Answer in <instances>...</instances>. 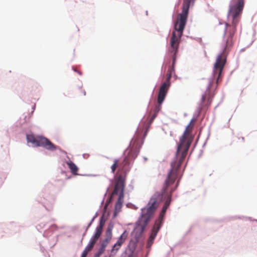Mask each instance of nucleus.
Returning <instances> with one entry per match:
<instances>
[{
    "label": "nucleus",
    "instance_id": "obj_1",
    "mask_svg": "<svg viewBox=\"0 0 257 257\" xmlns=\"http://www.w3.org/2000/svg\"><path fill=\"white\" fill-rule=\"evenodd\" d=\"M243 9V1L239 0L236 4H230L229 6V10L227 13V19L229 21V18H231V24L225 23V28L223 35V40L221 43V50L217 55L215 62L213 65L212 70V76L210 78L209 83L207 87L209 88L210 85L211 80L215 75V69L219 68L218 78L220 76L224 66V64H220L221 57H225L224 62L226 61L227 56L233 45V38L236 31V27L239 21V18Z\"/></svg>",
    "mask_w": 257,
    "mask_h": 257
},
{
    "label": "nucleus",
    "instance_id": "obj_2",
    "mask_svg": "<svg viewBox=\"0 0 257 257\" xmlns=\"http://www.w3.org/2000/svg\"><path fill=\"white\" fill-rule=\"evenodd\" d=\"M159 195V193L156 192L152 198H150L147 205L141 208V213L135 223L133 230L131 233V236L134 237V239H131L128 243V244L137 247L141 236L144 232L146 226L149 223L157 209L156 203L157 198Z\"/></svg>",
    "mask_w": 257,
    "mask_h": 257
},
{
    "label": "nucleus",
    "instance_id": "obj_3",
    "mask_svg": "<svg viewBox=\"0 0 257 257\" xmlns=\"http://www.w3.org/2000/svg\"><path fill=\"white\" fill-rule=\"evenodd\" d=\"M170 31L171 30H170L169 33H170ZM169 35L170 33H169L166 37L167 45L165 56L166 64L165 65L163 64L162 66L160 77L162 76V71L164 66L166 68L167 66L169 65L167 72L168 74H170L173 75V74L175 73V65L179 55V48L181 43L178 41L174 32H172L170 39L168 40Z\"/></svg>",
    "mask_w": 257,
    "mask_h": 257
},
{
    "label": "nucleus",
    "instance_id": "obj_4",
    "mask_svg": "<svg viewBox=\"0 0 257 257\" xmlns=\"http://www.w3.org/2000/svg\"><path fill=\"white\" fill-rule=\"evenodd\" d=\"M192 2L189 0H184L181 13L179 15V18L175 22L174 14L172 15V22L173 23L174 31L178 41L181 42V38L183 35V32L186 26L189 10Z\"/></svg>",
    "mask_w": 257,
    "mask_h": 257
},
{
    "label": "nucleus",
    "instance_id": "obj_5",
    "mask_svg": "<svg viewBox=\"0 0 257 257\" xmlns=\"http://www.w3.org/2000/svg\"><path fill=\"white\" fill-rule=\"evenodd\" d=\"M56 187L51 183H47L36 198V201L41 203L46 210L53 209L55 200Z\"/></svg>",
    "mask_w": 257,
    "mask_h": 257
},
{
    "label": "nucleus",
    "instance_id": "obj_6",
    "mask_svg": "<svg viewBox=\"0 0 257 257\" xmlns=\"http://www.w3.org/2000/svg\"><path fill=\"white\" fill-rule=\"evenodd\" d=\"M175 162V161H171L170 163V168L168 170L167 176L164 182L163 186L161 189V192H155V193L151 196V198H152L156 193V192H158L160 195L158 197L157 200L159 197L164 196V198L165 199V201H169V202H172L173 201L172 193L174 192L171 191V188L174 187L173 185L175 183V177L174 176L173 177H171V175L173 169V165ZM156 205L157 207L158 201L157 202Z\"/></svg>",
    "mask_w": 257,
    "mask_h": 257
},
{
    "label": "nucleus",
    "instance_id": "obj_7",
    "mask_svg": "<svg viewBox=\"0 0 257 257\" xmlns=\"http://www.w3.org/2000/svg\"><path fill=\"white\" fill-rule=\"evenodd\" d=\"M26 140L27 143L31 144L33 147H42L46 150L54 148L50 140L42 135H38L35 137L32 133L26 134Z\"/></svg>",
    "mask_w": 257,
    "mask_h": 257
},
{
    "label": "nucleus",
    "instance_id": "obj_8",
    "mask_svg": "<svg viewBox=\"0 0 257 257\" xmlns=\"http://www.w3.org/2000/svg\"><path fill=\"white\" fill-rule=\"evenodd\" d=\"M134 137L132 138L128 146L123 151V152L122 153V156H123V158L122 163H123V165L126 167H132L135 159L137 158L139 154V151L137 152L136 155H134L131 152H130L128 151V150L130 149Z\"/></svg>",
    "mask_w": 257,
    "mask_h": 257
},
{
    "label": "nucleus",
    "instance_id": "obj_9",
    "mask_svg": "<svg viewBox=\"0 0 257 257\" xmlns=\"http://www.w3.org/2000/svg\"><path fill=\"white\" fill-rule=\"evenodd\" d=\"M177 161L178 162V161L177 160L176 161L173 165V169L171 175V177H173L174 176L175 177V183L173 185L174 187L171 188L172 192L175 191L176 190V189H177V188L178 187L179 184H180V180H181V179L182 177L183 174V172L184 171L185 168L187 165V162H186L184 168H183L182 172L179 175L178 172H179V169L180 167L178 168V169L177 170V172L176 173H175V170H176V169L177 168V164H176V165H175V164L177 163Z\"/></svg>",
    "mask_w": 257,
    "mask_h": 257
},
{
    "label": "nucleus",
    "instance_id": "obj_10",
    "mask_svg": "<svg viewBox=\"0 0 257 257\" xmlns=\"http://www.w3.org/2000/svg\"><path fill=\"white\" fill-rule=\"evenodd\" d=\"M165 217L162 215H159L155 220V224L150 230L149 233L157 236L159 231L163 225Z\"/></svg>",
    "mask_w": 257,
    "mask_h": 257
},
{
    "label": "nucleus",
    "instance_id": "obj_11",
    "mask_svg": "<svg viewBox=\"0 0 257 257\" xmlns=\"http://www.w3.org/2000/svg\"><path fill=\"white\" fill-rule=\"evenodd\" d=\"M107 207H108V204H105V205L104 206L103 211L104 212H106L107 214L106 215L103 214L100 217L99 219L98 225L95 228L96 230H98V231H99L100 232H102L103 227L109 215V212L107 211Z\"/></svg>",
    "mask_w": 257,
    "mask_h": 257
},
{
    "label": "nucleus",
    "instance_id": "obj_12",
    "mask_svg": "<svg viewBox=\"0 0 257 257\" xmlns=\"http://www.w3.org/2000/svg\"><path fill=\"white\" fill-rule=\"evenodd\" d=\"M171 85V82L166 81L163 82L161 85L158 97L165 99Z\"/></svg>",
    "mask_w": 257,
    "mask_h": 257
},
{
    "label": "nucleus",
    "instance_id": "obj_13",
    "mask_svg": "<svg viewBox=\"0 0 257 257\" xmlns=\"http://www.w3.org/2000/svg\"><path fill=\"white\" fill-rule=\"evenodd\" d=\"M190 144H189V143L184 142L183 145L182 146L183 147V151L181 154V158L177 159L178 161V162H177V168L175 170V173L177 172V170L178 168L180 167L182 162L183 161V160L185 157L187 152H188L190 147H191Z\"/></svg>",
    "mask_w": 257,
    "mask_h": 257
},
{
    "label": "nucleus",
    "instance_id": "obj_14",
    "mask_svg": "<svg viewBox=\"0 0 257 257\" xmlns=\"http://www.w3.org/2000/svg\"><path fill=\"white\" fill-rule=\"evenodd\" d=\"M67 158L70 160V158L68 156H67ZM66 163L67 164V165H68L70 170V172L71 173V174L73 175H79V176H90V175H87V174H78V171L79 170V168L78 167H77V166L73 162H72V161L71 160H69V161H66Z\"/></svg>",
    "mask_w": 257,
    "mask_h": 257
},
{
    "label": "nucleus",
    "instance_id": "obj_15",
    "mask_svg": "<svg viewBox=\"0 0 257 257\" xmlns=\"http://www.w3.org/2000/svg\"><path fill=\"white\" fill-rule=\"evenodd\" d=\"M215 70V75H214V77L212 78V79L211 80V83H212L213 82H215L216 83H217L219 82V78H218V81H217V78H218V72H219V68L216 69ZM212 74L208 78V83H209L210 78H211L212 77ZM219 77H220V76ZM210 85H211V84H210ZM208 85H207V87H208ZM210 86L211 85L209 86L208 88H207V87H206V89L205 92L201 95L200 101V102L198 103L199 104H200V105H202L203 102L204 101V100H205V93H206V91H207L208 90V89H209Z\"/></svg>",
    "mask_w": 257,
    "mask_h": 257
},
{
    "label": "nucleus",
    "instance_id": "obj_16",
    "mask_svg": "<svg viewBox=\"0 0 257 257\" xmlns=\"http://www.w3.org/2000/svg\"><path fill=\"white\" fill-rule=\"evenodd\" d=\"M136 248V247L128 244L120 257H136V255L135 254Z\"/></svg>",
    "mask_w": 257,
    "mask_h": 257
},
{
    "label": "nucleus",
    "instance_id": "obj_17",
    "mask_svg": "<svg viewBox=\"0 0 257 257\" xmlns=\"http://www.w3.org/2000/svg\"><path fill=\"white\" fill-rule=\"evenodd\" d=\"M186 135L187 133H185L184 132H183L182 136L179 138V143L178 144L177 143L176 147V152L175 153V157L174 158V159L172 161H175L176 162V160L178 159V155L180 151L181 148L185 142V140L186 139Z\"/></svg>",
    "mask_w": 257,
    "mask_h": 257
},
{
    "label": "nucleus",
    "instance_id": "obj_18",
    "mask_svg": "<svg viewBox=\"0 0 257 257\" xmlns=\"http://www.w3.org/2000/svg\"><path fill=\"white\" fill-rule=\"evenodd\" d=\"M101 233V232L95 229L94 232L93 233V234L92 235V237L89 240L88 243L87 245L90 247V248H92L94 246V244L96 242V241L98 240V238L100 237Z\"/></svg>",
    "mask_w": 257,
    "mask_h": 257
},
{
    "label": "nucleus",
    "instance_id": "obj_19",
    "mask_svg": "<svg viewBox=\"0 0 257 257\" xmlns=\"http://www.w3.org/2000/svg\"><path fill=\"white\" fill-rule=\"evenodd\" d=\"M124 180L122 179L120 180V182L121 184V189L120 190V192L118 194H115L118 196V198L116 201H120L123 202L124 201V191L126 184H124Z\"/></svg>",
    "mask_w": 257,
    "mask_h": 257
},
{
    "label": "nucleus",
    "instance_id": "obj_20",
    "mask_svg": "<svg viewBox=\"0 0 257 257\" xmlns=\"http://www.w3.org/2000/svg\"><path fill=\"white\" fill-rule=\"evenodd\" d=\"M165 99L164 98H161V97H158V105H156L154 109H153V111H154V113L153 114H156L157 115V116L158 115V113L161 110V108H162V104H163V102L164 101Z\"/></svg>",
    "mask_w": 257,
    "mask_h": 257
},
{
    "label": "nucleus",
    "instance_id": "obj_21",
    "mask_svg": "<svg viewBox=\"0 0 257 257\" xmlns=\"http://www.w3.org/2000/svg\"><path fill=\"white\" fill-rule=\"evenodd\" d=\"M156 237V236L149 233L147 241V250H149V252H150L152 245H153Z\"/></svg>",
    "mask_w": 257,
    "mask_h": 257
},
{
    "label": "nucleus",
    "instance_id": "obj_22",
    "mask_svg": "<svg viewBox=\"0 0 257 257\" xmlns=\"http://www.w3.org/2000/svg\"><path fill=\"white\" fill-rule=\"evenodd\" d=\"M171 203L169 202V201H165L164 205H163L161 211L159 213V215H162L164 217L165 216L167 210L169 208Z\"/></svg>",
    "mask_w": 257,
    "mask_h": 257
},
{
    "label": "nucleus",
    "instance_id": "obj_23",
    "mask_svg": "<svg viewBox=\"0 0 257 257\" xmlns=\"http://www.w3.org/2000/svg\"><path fill=\"white\" fill-rule=\"evenodd\" d=\"M114 227V223L112 221H110L108 224L107 229L105 231V234L112 236V229Z\"/></svg>",
    "mask_w": 257,
    "mask_h": 257
},
{
    "label": "nucleus",
    "instance_id": "obj_24",
    "mask_svg": "<svg viewBox=\"0 0 257 257\" xmlns=\"http://www.w3.org/2000/svg\"><path fill=\"white\" fill-rule=\"evenodd\" d=\"M121 245L122 244L121 242H120L119 241H116V242L112 246V247L110 249V252L116 253L117 251L121 247Z\"/></svg>",
    "mask_w": 257,
    "mask_h": 257
},
{
    "label": "nucleus",
    "instance_id": "obj_25",
    "mask_svg": "<svg viewBox=\"0 0 257 257\" xmlns=\"http://www.w3.org/2000/svg\"><path fill=\"white\" fill-rule=\"evenodd\" d=\"M60 172L62 175H64L65 176V179L66 180L69 179L71 178L70 175H68V174L69 173L68 170L66 168L64 165L60 168Z\"/></svg>",
    "mask_w": 257,
    "mask_h": 257
},
{
    "label": "nucleus",
    "instance_id": "obj_26",
    "mask_svg": "<svg viewBox=\"0 0 257 257\" xmlns=\"http://www.w3.org/2000/svg\"><path fill=\"white\" fill-rule=\"evenodd\" d=\"M131 169V167H126L125 170L124 171V175L123 176L119 175L118 176L119 182H120V180L124 179V184H126V176H127V174L128 173V172L130 171Z\"/></svg>",
    "mask_w": 257,
    "mask_h": 257
},
{
    "label": "nucleus",
    "instance_id": "obj_27",
    "mask_svg": "<svg viewBox=\"0 0 257 257\" xmlns=\"http://www.w3.org/2000/svg\"><path fill=\"white\" fill-rule=\"evenodd\" d=\"M112 237V236L105 234V238L102 240L100 245L101 246H104L105 248H106L108 244L109 243L110 241L111 240Z\"/></svg>",
    "mask_w": 257,
    "mask_h": 257
},
{
    "label": "nucleus",
    "instance_id": "obj_28",
    "mask_svg": "<svg viewBox=\"0 0 257 257\" xmlns=\"http://www.w3.org/2000/svg\"><path fill=\"white\" fill-rule=\"evenodd\" d=\"M127 236V232L126 230H125L122 234L118 237L117 241H119L121 243V244L123 243L125 240L126 239Z\"/></svg>",
    "mask_w": 257,
    "mask_h": 257
},
{
    "label": "nucleus",
    "instance_id": "obj_29",
    "mask_svg": "<svg viewBox=\"0 0 257 257\" xmlns=\"http://www.w3.org/2000/svg\"><path fill=\"white\" fill-rule=\"evenodd\" d=\"M57 229V226L55 224H53L49 226V227L45 230V233L52 234L53 231Z\"/></svg>",
    "mask_w": 257,
    "mask_h": 257
},
{
    "label": "nucleus",
    "instance_id": "obj_30",
    "mask_svg": "<svg viewBox=\"0 0 257 257\" xmlns=\"http://www.w3.org/2000/svg\"><path fill=\"white\" fill-rule=\"evenodd\" d=\"M121 183L119 182V178H118V180L117 181L115 185V188L113 192V194L119 193L120 192V190L121 189Z\"/></svg>",
    "mask_w": 257,
    "mask_h": 257
},
{
    "label": "nucleus",
    "instance_id": "obj_31",
    "mask_svg": "<svg viewBox=\"0 0 257 257\" xmlns=\"http://www.w3.org/2000/svg\"><path fill=\"white\" fill-rule=\"evenodd\" d=\"M202 127H201L200 128V130H199V134L197 137V138H196V142L195 143V144H194L193 146V148L191 151V152L190 153V155H189V158L190 157V155H191V154L193 153V152L194 151L195 147H196L197 145V143H198V142L199 140V138L200 137V136H201V132H202Z\"/></svg>",
    "mask_w": 257,
    "mask_h": 257
},
{
    "label": "nucleus",
    "instance_id": "obj_32",
    "mask_svg": "<svg viewBox=\"0 0 257 257\" xmlns=\"http://www.w3.org/2000/svg\"><path fill=\"white\" fill-rule=\"evenodd\" d=\"M142 147V146L141 145V144H138L135 148H134L131 150H130V149L128 150V151L130 152H131L133 154L136 155L138 151H139V153L140 152V150H141Z\"/></svg>",
    "mask_w": 257,
    "mask_h": 257
},
{
    "label": "nucleus",
    "instance_id": "obj_33",
    "mask_svg": "<svg viewBox=\"0 0 257 257\" xmlns=\"http://www.w3.org/2000/svg\"><path fill=\"white\" fill-rule=\"evenodd\" d=\"M157 115L156 114H153L152 115V116L150 117L149 121H148V126H147V128H146V130H147V132L148 131L151 125L152 124V123L153 122L154 120H155V119L157 117Z\"/></svg>",
    "mask_w": 257,
    "mask_h": 257
},
{
    "label": "nucleus",
    "instance_id": "obj_34",
    "mask_svg": "<svg viewBox=\"0 0 257 257\" xmlns=\"http://www.w3.org/2000/svg\"><path fill=\"white\" fill-rule=\"evenodd\" d=\"M209 98L207 100V106L209 107L212 103V100L215 95V92H213L212 93L209 92Z\"/></svg>",
    "mask_w": 257,
    "mask_h": 257
},
{
    "label": "nucleus",
    "instance_id": "obj_35",
    "mask_svg": "<svg viewBox=\"0 0 257 257\" xmlns=\"http://www.w3.org/2000/svg\"><path fill=\"white\" fill-rule=\"evenodd\" d=\"M52 144L53 146H54V148L53 149H52V150H48V151H50L53 152V151H54L55 150H58L60 151V152H61L62 153H63V154H64L65 155L67 154V152L65 151H64V150H62V149H61L58 146L55 145V144H54L52 143Z\"/></svg>",
    "mask_w": 257,
    "mask_h": 257
},
{
    "label": "nucleus",
    "instance_id": "obj_36",
    "mask_svg": "<svg viewBox=\"0 0 257 257\" xmlns=\"http://www.w3.org/2000/svg\"><path fill=\"white\" fill-rule=\"evenodd\" d=\"M123 203L122 202L116 201L115 203L114 208L116 209V210H121Z\"/></svg>",
    "mask_w": 257,
    "mask_h": 257
},
{
    "label": "nucleus",
    "instance_id": "obj_37",
    "mask_svg": "<svg viewBox=\"0 0 257 257\" xmlns=\"http://www.w3.org/2000/svg\"><path fill=\"white\" fill-rule=\"evenodd\" d=\"M119 161V158H116L114 159L113 163L111 165L110 168L111 170H115V169L117 167L118 162Z\"/></svg>",
    "mask_w": 257,
    "mask_h": 257
},
{
    "label": "nucleus",
    "instance_id": "obj_38",
    "mask_svg": "<svg viewBox=\"0 0 257 257\" xmlns=\"http://www.w3.org/2000/svg\"><path fill=\"white\" fill-rule=\"evenodd\" d=\"M232 218H238V219H241V218H245L246 219H247L248 220H250V221H255L257 222V219H252V218L251 217H244L243 216H233V217H232Z\"/></svg>",
    "mask_w": 257,
    "mask_h": 257
},
{
    "label": "nucleus",
    "instance_id": "obj_39",
    "mask_svg": "<svg viewBox=\"0 0 257 257\" xmlns=\"http://www.w3.org/2000/svg\"><path fill=\"white\" fill-rule=\"evenodd\" d=\"M91 248H90V247H89L88 246H86L84 249L83 250V251H82V252L81 253V256L80 257H86L87 256V250H89V249H91Z\"/></svg>",
    "mask_w": 257,
    "mask_h": 257
},
{
    "label": "nucleus",
    "instance_id": "obj_40",
    "mask_svg": "<svg viewBox=\"0 0 257 257\" xmlns=\"http://www.w3.org/2000/svg\"><path fill=\"white\" fill-rule=\"evenodd\" d=\"M194 136L193 135H191L188 137V138L187 140V141H186V142L189 143V144H190V145H191L194 140Z\"/></svg>",
    "mask_w": 257,
    "mask_h": 257
},
{
    "label": "nucleus",
    "instance_id": "obj_41",
    "mask_svg": "<svg viewBox=\"0 0 257 257\" xmlns=\"http://www.w3.org/2000/svg\"><path fill=\"white\" fill-rule=\"evenodd\" d=\"M121 210H116V209L114 208V212H113V214H112V219H114L115 217H117L118 214L119 213V212Z\"/></svg>",
    "mask_w": 257,
    "mask_h": 257
},
{
    "label": "nucleus",
    "instance_id": "obj_42",
    "mask_svg": "<svg viewBox=\"0 0 257 257\" xmlns=\"http://www.w3.org/2000/svg\"><path fill=\"white\" fill-rule=\"evenodd\" d=\"M210 127H211V125L209 126V130H208V136L205 141V142L204 143V144H203V146H202V147L204 148L205 145H206V143H207V141L208 140V139H209V137L210 136Z\"/></svg>",
    "mask_w": 257,
    "mask_h": 257
},
{
    "label": "nucleus",
    "instance_id": "obj_43",
    "mask_svg": "<svg viewBox=\"0 0 257 257\" xmlns=\"http://www.w3.org/2000/svg\"><path fill=\"white\" fill-rule=\"evenodd\" d=\"M106 250V248L100 245V247L98 249L97 251L103 254Z\"/></svg>",
    "mask_w": 257,
    "mask_h": 257
},
{
    "label": "nucleus",
    "instance_id": "obj_44",
    "mask_svg": "<svg viewBox=\"0 0 257 257\" xmlns=\"http://www.w3.org/2000/svg\"><path fill=\"white\" fill-rule=\"evenodd\" d=\"M93 222L94 221L91 219L90 222L88 223L86 227H85L86 231H87L88 229L91 226Z\"/></svg>",
    "mask_w": 257,
    "mask_h": 257
},
{
    "label": "nucleus",
    "instance_id": "obj_45",
    "mask_svg": "<svg viewBox=\"0 0 257 257\" xmlns=\"http://www.w3.org/2000/svg\"><path fill=\"white\" fill-rule=\"evenodd\" d=\"M110 184H109V186L107 187V188H106V192H105V194H104V197H103V198L102 200L101 201V204H100V207H101V205H102V204L103 203L104 201V197H105V195H106V194L107 192H108V191L109 190V188H110Z\"/></svg>",
    "mask_w": 257,
    "mask_h": 257
},
{
    "label": "nucleus",
    "instance_id": "obj_46",
    "mask_svg": "<svg viewBox=\"0 0 257 257\" xmlns=\"http://www.w3.org/2000/svg\"><path fill=\"white\" fill-rule=\"evenodd\" d=\"M172 76L173 75L172 74L167 73V78H166L165 81H166L168 82H171V79Z\"/></svg>",
    "mask_w": 257,
    "mask_h": 257
},
{
    "label": "nucleus",
    "instance_id": "obj_47",
    "mask_svg": "<svg viewBox=\"0 0 257 257\" xmlns=\"http://www.w3.org/2000/svg\"><path fill=\"white\" fill-rule=\"evenodd\" d=\"M72 70L73 71L77 73L79 75H82V72L80 71L79 70H77V69H75L74 66H72Z\"/></svg>",
    "mask_w": 257,
    "mask_h": 257
},
{
    "label": "nucleus",
    "instance_id": "obj_48",
    "mask_svg": "<svg viewBox=\"0 0 257 257\" xmlns=\"http://www.w3.org/2000/svg\"><path fill=\"white\" fill-rule=\"evenodd\" d=\"M147 135V130L146 131V133H145V134L144 135V137L143 138V140L139 142V144H141V145H142V146L143 145L144 143V140H145Z\"/></svg>",
    "mask_w": 257,
    "mask_h": 257
},
{
    "label": "nucleus",
    "instance_id": "obj_49",
    "mask_svg": "<svg viewBox=\"0 0 257 257\" xmlns=\"http://www.w3.org/2000/svg\"><path fill=\"white\" fill-rule=\"evenodd\" d=\"M200 114H201V113H200V112H198V111L195 110V112H194L193 116H194L196 118H197L198 117H199L200 116Z\"/></svg>",
    "mask_w": 257,
    "mask_h": 257
},
{
    "label": "nucleus",
    "instance_id": "obj_50",
    "mask_svg": "<svg viewBox=\"0 0 257 257\" xmlns=\"http://www.w3.org/2000/svg\"><path fill=\"white\" fill-rule=\"evenodd\" d=\"M190 125H191V123H189L187 124V125L186 126L185 129V130L184 131V132L185 133H187V134L188 133V132H189V128Z\"/></svg>",
    "mask_w": 257,
    "mask_h": 257
},
{
    "label": "nucleus",
    "instance_id": "obj_51",
    "mask_svg": "<svg viewBox=\"0 0 257 257\" xmlns=\"http://www.w3.org/2000/svg\"><path fill=\"white\" fill-rule=\"evenodd\" d=\"M190 38L193 39L192 37H190ZM193 39L195 40L196 41H197V42H198L200 43H201V42H202V39H201V38L195 37V38H193Z\"/></svg>",
    "mask_w": 257,
    "mask_h": 257
},
{
    "label": "nucleus",
    "instance_id": "obj_52",
    "mask_svg": "<svg viewBox=\"0 0 257 257\" xmlns=\"http://www.w3.org/2000/svg\"><path fill=\"white\" fill-rule=\"evenodd\" d=\"M102 254L99 251H97L93 255V257H100Z\"/></svg>",
    "mask_w": 257,
    "mask_h": 257
},
{
    "label": "nucleus",
    "instance_id": "obj_53",
    "mask_svg": "<svg viewBox=\"0 0 257 257\" xmlns=\"http://www.w3.org/2000/svg\"><path fill=\"white\" fill-rule=\"evenodd\" d=\"M202 105H200L198 104V106H197L196 110L198 111V112H200V113H201V112L202 111Z\"/></svg>",
    "mask_w": 257,
    "mask_h": 257
},
{
    "label": "nucleus",
    "instance_id": "obj_54",
    "mask_svg": "<svg viewBox=\"0 0 257 257\" xmlns=\"http://www.w3.org/2000/svg\"><path fill=\"white\" fill-rule=\"evenodd\" d=\"M224 99V95H223L221 100L220 102L217 104V105L214 107V109H216V108L223 102Z\"/></svg>",
    "mask_w": 257,
    "mask_h": 257
},
{
    "label": "nucleus",
    "instance_id": "obj_55",
    "mask_svg": "<svg viewBox=\"0 0 257 257\" xmlns=\"http://www.w3.org/2000/svg\"><path fill=\"white\" fill-rule=\"evenodd\" d=\"M149 253V250H147L145 254L144 255L143 254H142L141 257H148Z\"/></svg>",
    "mask_w": 257,
    "mask_h": 257
},
{
    "label": "nucleus",
    "instance_id": "obj_56",
    "mask_svg": "<svg viewBox=\"0 0 257 257\" xmlns=\"http://www.w3.org/2000/svg\"><path fill=\"white\" fill-rule=\"evenodd\" d=\"M98 211H97L94 215L92 217V218H91L93 221H94V220L95 219V218L97 217L98 216Z\"/></svg>",
    "mask_w": 257,
    "mask_h": 257
},
{
    "label": "nucleus",
    "instance_id": "obj_57",
    "mask_svg": "<svg viewBox=\"0 0 257 257\" xmlns=\"http://www.w3.org/2000/svg\"><path fill=\"white\" fill-rule=\"evenodd\" d=\"M132 183H133V180L131 181V183L130 184L128 185V187L130 189V191H131L132 190H133L134 189V186L133 185H132Z\"/></svg>",
    "mask_w": 257,
    "mask_h": 257
},
{
    "label": "nucleus",
    "instance_id": "obj_58",
    "mask_svg": "<svg viewBox=\"0 0 257 257\" xmlns=\"http://www.w3.org/2000/svg\"><path fill=\"white\" fill-rule=\"evenodd\" d=\"M82 156L84 159H87L89 157L90 155L89 154L85 153V154H83Z\"/></svg>",
    "mask_w": 257,
    "mask_h": 257
},
{
    "label": "nucleus",
    "instance_id": "obj_59",
    "mask_svg": "<svg viewBox=\"0 0 257 257\" xmlns=\"http://www.w3.org/2000/svg\"><path fill=\"white\" fill-rule=\"evenodd\" d=\"M46 224L44 223H41L40 224H39V226L41 227V228H45L46 227Z\"/></svg>",
    "mask_w": 257,
    "mask_h": 257
},
{
    "label": "nucleus",
    "instance_id": "obj_60",
    "mask_svg": "<svg viewBox=\"0 0 257 257\" xmlns=\"http://www.w3.org/2000/svg\"><path fill=\"white\" fill-rule=\"evenodd\" d=\"M133 205V206L134 207L135 209H137L138 208V207H137L135 205L133 204H132V203H127V204H126V206H128V205Z\"/></svg>",
    "mask_w": 257,
    "mask_h": 257
},
{
    "label": "nucleus",
    "instance_id": "obj_61",
    "mask_svg": "<svg viewBox=\"0 0 257 257\" xmlns=\"http://www.w3.org/2000/svg\"><path fill=\"white\" fill-rule=\"evenodd\" d=\"M116 254V253H112L110 252L108 257H114V256Z\"/></svg>",
    "mask_w": 257,
    "mask_h": 257
},
{
    "label": "nucleus",
    "instance_id": "obj_62",
    "mask_svg": "<svg viewBox=\"0 0 257 257\" xmlns=\"http://www.w3.org/2000/svg\"><path fill=\"white\" fill-rule=\"evenodd\" d=\"M111 172L114 174L113 178H115L116 177V175L115 174V170H111Z\"/></svg>",
    "mask_w": 257,
    "mask_h": 257
},
{
    "label": "nucleus",
    "instance_id": "obj_63",
    "mask_svg": "<svg viewBox=\"0 0 257 257\" xmlns=\"http://www.w3.org/2000/svg\"><path fill=\"white\" fill-rule=\"evenodd\" d=\"M203 152V150H200V153H199V154L198 155V158H200L202 156Z\"/></svg>",
    "mask_w": 257,
    "mask_h": 257
},
{
    "label": "nucleus",
    "instance_id": "obj_64",
    "mask_svg": "<svg viewBox=\"0 0 257 257\" xmlns=\"http://www.w3.org/2000/svg\"><path fill=\"white\" fill-rule=\"evenodd\" d=\"M197 118L195 117L194 116H193V117L192 118V119L190 120L189 123H191V124L192 123V122L195 120Z\"/></svg>",
    "mask_w": 257,
    "mask_h": 257
}]
</instances>
